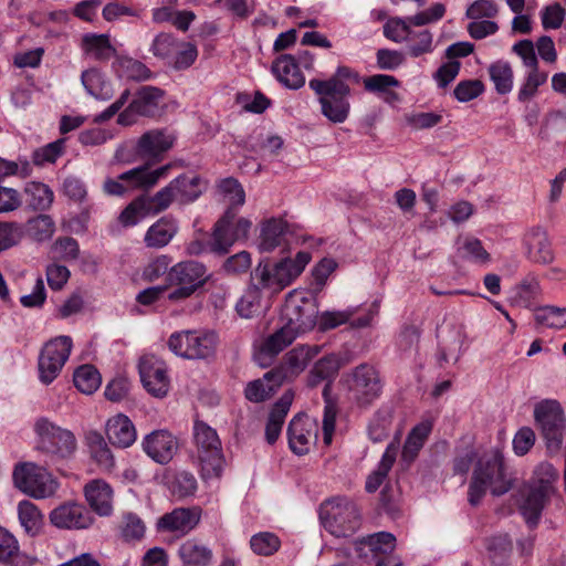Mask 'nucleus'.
Wrapping results in <instances>:
<instances>
[{"label": "nucleus", "instance_id": "nucleus-1", "mask_svg": "<svg viewBox=\"0 0 566 566\" xmlns=\"http://www.w3.org/2000/svg\"><path fill=\"white\" fill-rule=\"evenodd\" d=\"M514 478L509 472L504 457L499 450L484 453L476 462L468 490V501L478 506L488 490L495 496L513 488Z\"/></svg>", "mask_w": 566, "mask_h": 566}, {"label": "nucleus", "instance_id": "nucleus-2", "mask_svg": "<svg viewBox=\"0 0 566 566\" xmlns=\"http://www.w3.org/2000/svg\"><path fill=\"white\" fill-rule=\"evenodd\" d=\"M310 261L311 254L305 251L298 252L294 259L284 258L275 262L264 259L252 270L250 279L270 296H274L291 285Z\"/></svg>", "mask_w": 566, "mask_h": 566}, {"label": "nucleus", "instance_id": "nucleus-3", "mask_svg": "<svg viewBox=\"0 0 566 566\" xmlns=\"http://www.w3.org/2000/svg\"><path fill=\"white\" fill-rule=\"evenodd\" d=\"M193 460L203 481L219 479L226 460L217 431L203 421L193 424Z\"/></svg>", "mask_w": 566, "mask_h": 566}, {"label": "nucleus", "instance_id": "nucleus-4", "mask_svg": "<svg viewBox=\"0 0 566 566\" xmlns=\"http://www.w3.org/2000/svg\"><path fill=\"white\" fill-rule=\"evenodd\" d=\"M319 517L324 527L335 537L352 536L360 525L357 505L347 497H333L321 505Z\"/></svg>", "mask_w": 566, "mask_h": 566}, {"label": "nucleus", "instance_id": "nucleus-5", "mask_svg": "<svg viewBox=\"0 0 566 566\" xmlns=\"http://www.w3.org/2000/svg\"><path fill=\"white\" fill-rule=\"evenodd\" d=\"M33 430L36 436V449L45 454L67 459L77 448L75 434L46 417L36 419Z\"/></svg>", "mask_w": 566, "mask_h": 566}, {"label": "nucleus", "instance_id": "nucleus-6", "mask_svg": "<svg viewBox=\"0 0 566 566\" xmlns=\"http://www.w3.org/2000/svg\"><path fill=\"white\" fill-rule=\"evenodd\" d=\"M168 286L172 290L167 298L179 302L190 297L208 280L207 269L196 261H185L172 265L166 277Z\"/></svg>", "mask_w": 566, "mask_h": 566}, {"label": "nucleus", "instance_id": "nucleus-7", "mask_svg": "<svg viewBox=\"0 0 566 566\" xmlns=\"http://www.w3.org/2000/svg\"><path fill=\"white\" fill-rule=\"evenodd\" d=\"M218 335L213 331H181L168 339L169 349L187 359H207L214 355Z\"/></svg>", "mask_w": 566, "mask_h": 566}, {"label": "nucleus", "instance_id": "nucleus-8", "mask_svg": "<svg viewBox=\"0 0 566 566\" xmlns=\"http://www.w3.org/2000/svg\"><path fill=\"white\" fill-rule=\"evenodd\" d=\"M310 87L319 95L322 113L333 123H344L349 114L347 96L350 88L347 84H340L334 80H311Z\"/></svg>", "mask_w": 566, "mask_h": 566}, {"label": "nucleus", "instance_id": "nucleus-9", "mask_svg": "<svg viewBox=\"0 0 566 566\" xmlns=\"http://www.w3.org/2000/svg\"><path fill=\"white\" fill-rule=\"evenodd\" d=\"M318 318V304L314 296L302 290L291 291L285 298L282 319L298 333L314 328Z\"/></svg>", "mask_w": 566, "mask_h": 566}, {"label": "nucleus", "instance_id": "nucleus-10", "mask_svg": "<svg viewBox=\"0 0 566 566\" xmlns=\"http://www.w3.org/2000/svg\"><path fill=\"white\" fill-rule=\"evenodd\" d=\"M14 485L34 499H46L56 492L57 481L43 467L32 462L22 463L13 471Z\"/></svg>", "mask_w": 566, "mask_h": 566}, {"label": "nucleus", "instance_id": "nucleus-11", "mask_svg": "<svg viewBox=\"0 0 566 566\" xmlns=\"http://www.w3.org/2000/svg\"><path fill=\"white\" fill-rule=\"evenodd\" d=\"M206 181L198 175L184 174L172 179L155 193L154 201L159 210H167L174 201L181 205L191 203L206 190Z\"/></svg>", "mask_w": 566, "mask_h": 566}, {"label": "nucleus", "instance_id": "nucleus-12", "mask_svg": "<svg viewBox=\"0 0 566 566\" xmlns=\"http://www.w3.org/2000/svg\"><path fill=\"white\" fill-rule=\"evenodd\" d=\"M535 423L546 441L549 451H558L564 438L566 418L560 403L554 399H544L534 407Z\"/></svg>", "mask_w": 566, "mask_h": 566}, {"label": "nucleus", "instance_id": "nucleus-13", "mask_svg": "<svg viewBox=\"0 0 566 566\" xmlns=\"http://www.w3.org/2000/svg\"><path fill=\"white\" fill-rule=\"evenodd\" d=\"M348 390L352 398L363 407L379 398L382 384L378 371L368 364H360L348 375Z\"/></svg>", "mask_w": 566, "mask_h": 566}, {"label": "nucleus", "instance_id": "nucleus-14", "mask_svg": "<svg viewBox=\"0 0 566 566\" xmlns=\"http://www.w3.org/2000/svg\"><path fill=\"white\" fill-rule=\"evenodd\" d=\"M72 349L69 336H59L49 340L39 357V377L43 384H51L61 373Z\"/></svg>", "mask_w": 566, "mask_h": 566}, {"label": "nucleus", "instance_id": "nucleus-15", "mask_svg": "<svg viewBox=\"0 0 566 566\" xmlns=\"http://www.w3.org/2000/svg\"><path fill=\"white\" fill-rule=\"evenodd\" d=\"M319 352L318 345H298L285 354L281 365L268 371L266 378L274 377L276 385L290 381L303 373Z\"/></svg>", "mask_w": 566, "mask_h": 566}, {"label": "nucleus", "instance_id": "nucleus-16", "mask_svg": "<svg viewBox=\"0 0 566 566\" xmlns=\"http://www.w3.org/2000/svg\"><path fill=\"white\" fill-rule=\"evenodd\" d=\"M446 12V8L442 3H436L428 10L419 12L408 18H394L386 22L384 25V34L386 38L395 41L402 42L406 40H412L411 25H424L428 23L440 20Z\"/></svg>", "mask_w": 566, "mask_h": 566}, {"label": "nucleus", "instance_id": "nucleus-17", "mask_svg": "<svg viewBox=\"0 0 566 566\" xmlns=\"http://www.w3.org/2000/svg\"><path fill=\"white\" fill-rule=\"evenodd\" d=\"M138 367L145 389L154 397H165L170 387L166 364L154 355H145L140 358Z\"/></svg>", "mask_w": 566, "mask_h": 566}, {"label": "nucleus", "instance_id": "nucleus-18", "mask_svg": "<svg viewBox=\"0 0 566 566\" xmlns=\"http://www.w3.org/2000/svg\"><path fill=\"white\" fill-rule=\"evenodd\" d=\"M176 142V135L168 129H151L137 140L136 154L151 164L159 163Z\"/></svg>", "mask_w": 566, "mask_h": 566}, {"label": "nucleus", "instance_id": "nucleus-19", "mask_svg": "<svg viewBox=\"0 0 566 566\" xmlns=\"http://www.w3.org/2000/svg\"><path fill=\"white\" fill-rule=\"evenodd\" d=\"M287 436L291 450L298 455L306 454L317 439V423L308 416L296 415L290 421Z\"/></svg>", "mask_w": 566, "mask_h": 566}, {"label": "nucleus", "instance_id": "nucleus-20", "mask_svg": "<svg viewBox=\"0 0 566 566\" xmlns=\"http://www.w3.org/2000/svg\"><path fill=\"white\" fill-rule=\"evenodd\" d=\"M50 522L57 528H87L93 523V517L85 506L75 502H66L50 513Z\"/></svg>", "mask_w": 566, "mask_h": 566}, {"label": "nucleus", "instance_id": "nucleus-21", "mask_svg": "<svg viewBox=\"0 0 566 566\" xmlns=\"http://www.w3.org/2000/svg\"><path fill=\"white\" fill-rule=\"evenodd\" d=\"M146 454L159 464H167L178 450V440L167 430H155L143 440Z\"/></svg>", "mask_w": 566, "mask_h": 566}, {"label": "nucleus", "instance_id": "nucleus-22", "mask_svg": "<svg viewBox=\"0 0 566 566\" xmlns=\"http://www.w3.org/2000/svg\"><path fill=\"white\" fill-rule=\"evenodd\" d=\"M551 494L526 483L520 490L518 507L531 526H535L541 517L542 511L548 503Z\"/></svg>", "mask_w": 566, "mask_h": 566}, {"label": "nucleus", "instance_id": "nucleus-23", "mask_svg": "<svg viewBox=\"0 0 566 566\" xmlns=\"http://www.w3.org/2000/svg\"><path fill=\"white\" fill-rule=\"evenodd\" d=\"M201 511L198 507H178L164 514L157 523L159 531L178 532L182 535L192 531L200 521Z\"/></svg>", "mask_w": 566, "mask_h": 566}, {"label": "nucleus", "instance_id": "nucleus-24", "mask_svg": "<svg viewBox=\"0 0 566 566\" xmlns=\"http://www.w3.org/2000/svg\"><path fill=\"white\" fill-rule=\"evenodd\" d=\"M524 244L530 260L548 264L554 260L552 243L546 229L543 227H533L524 235Z\"/></svg>", "mask_w": 566, "mask_h": 566}, {"label": "nucleus", "instance_id": "nucleus-25", "mask_svg": "<svg viewBox=\"0 0 566 566\" xmlns=\"http://www.w3.org/2000/svg\"><path fill=\"white\" fill-rule=\"evenodd\" d=\"M238 211L233 208H228L223 216L216 222L211 239L208 242V249L218 254L228 253L232 244L238 241L234 237L233 221Z\"/></svg>", "mask_w": 566, "mask_h": 566}, {"label": "nucleus", "instance_id": "nucleus-26", "mask_svg": "<svg viewBox=\"0 0 566 566\" xmlns=\"http://www.w3.org/2000/svg\"><path fill=\"white\" fill-rule=\"evenodd\" d=\"M171 166V164H167L154 170H149L147 165L139 166L120 174L119 179L125 181L128 191L135 189L148 190L153 188L159 179L167 176Z\"/></svg>", "mask_w": 566, "mask_h": 566}, {"label": "nucleus", "instance_id": "nucleus-27", "mask_svg": "<svg viewBox=\"0 0 566 566\" xmlns=\"http://www.w3.org/2000/svg\"><path fill=\"white\" fill-rule=\"evenodd\" d=\"M84 495L90 507L99 516H109L113 513L112 486L104 480H92L84 486Z\"/></svg>", "mask_w": 566, "mask_h": 566}, {"label": "nucleus", "instance_id": "nucleus-28", "mask_svg": "<svg viewBox=\"0 0 566 566\" xmlns=\"http://www.w3.org/2000/svg\"><path fill=\"white\" fill-rule=\"evenodd\" d=\"M106 436L108 441L117 448H128L136 440V429L132 420L118 413L108 419L106 423Z\"/></svg>", "mask_w": 566, "mask_h": 566}, {"label": "nucleus", "instance_id": "nucleus-29", "mask_svg": "<svg viewBox=\"0 0 566 566\" xmlns=\"http://www.w3.org/2000/svg\"><path fill=\"white\" fill-rule=\"evenodd\" d=\"M272 72L284 86L291 90H297L305 83V77L298 69L294 56L283 54L272 64Z\"/></svg>", "mask_w": 566, "mask_h": 566}, {"label": "nucleus", "instance_id": "nucleus-30", "mask_svg": "<svg viewBox=\"0 0 566 566\" xmlns=\"http://www.w3.org/2000/svg\"><path fill=\"white\" fill-rule=\"evenodd\" d=\"M80 46L85 57L99 62L108 61L116 53L108 34L86 33Z\"/></svg>", "mask_w": 566, "mask_h": 566}, {"label": "nucleus", "instance_id": "nucleus-31", "mask_svg": "<svg viewBox=\"0 0 566 566\" xmlns=\"http://www.w3.org/2000/svg\"><path fill=\"white\" fill-rule=\"evenodd\" d=\"M293 398L292 391H285L273 406L265 427V438L269 443L272 444L277 440Z\"/></svg>", "mask_w": 566, "mask_h": 566}, {"label": "nucleus", "instance_id": "nucleus-32", "mask_svg": "<svg viewBox=\"0 0 566 566\" xmlns=\"http://www.w3.org/2000/svg\"><path fill=\"white\" fill-rule=\"evenodd\" d=\"M154 199L155 195L151 197H138L122 211L119 221L126 227L135 226L140 219L148 214L163 212L164 210H159Z\"/></svg>", "mask_w": 566, "mask_h": 566}, {"label": "nucleus", "instance_id": "nucleus-33", "mask_svg": "<svg viewBox=\"0 0 566 566\" xmlns=\"http://www.w3.org/2000/svg\"><path fill=\"white\" fill-rule=\"evenodd\" d=\"M177 230L178 227L174 219L160 218L147 230L144 242L148 248H163L171 241Z\"/></svg>", "mask_w": 566, "mask_h": 566}, {"label": "nucleus", "instance_id": "nucleus-34", "mask_svg": "<svg viewBox=\"0 0 566 566\" xmlns=\"http://www.w3.org/2000/svg\"><path fill=\"white\" fill-rule=\"evenodd\" d=\"M85 443L91 457L104 470H112L115 465L113 453L102 433L91 430L85 434Z\"/></svg>", "mask_w": 566, "mask_h": 566}, {"label": "nucleus", "instance_id": "nucleus-35", "mask_svg": "<svg viewBox=\"0 0 566 566\" xmlns=\"http://www.w3.org/2000/svg\"><path fill=\"white\" fill-rule=\"evenodd\" d=\"M163 96L164 92L160 88L143 86L137 91L136 96L130 102L132 108L140 116H154L159 108Z\"/></svg>", "mask_w": 566, "mask_h": 566}, {"label": "nucleus", "instance_id": "nucleus-36", "mask_svg": "<svg viewBox=\"0 0 566 566\" xmlns=\"http://www.w3.org/2000/svg\"><path fill=\"white\" fill-rule=\"evenodd\" d=\"M81 82L86 92L101 101H108L114 94L113 86L97 69H90L82 73Z\"/></svg>", "mask_w": 566, "mask_h": 566}, {"label": "nucleus", "instance_id": "nucleus-37", "mask_svg": "<svg viewBox=\"0 0 566 566\" xmlns=\"http://www.w3.org/2000/svg\"><path fill=\"white\" fill-rule=\"evenodd\" d=\"M178 555L184 566H209L212 560V552L196 539H188L178 549Z\"/></svg>", "mask_w": 566, "mask_h": 566}, {"label": "nucleus", "instance_id": "nucleus-38", "mask_svg": "<svg viewBox=\"0 0 566 566\" xmlns=\"http://www.w3.org/2000/svg\"><path fill=\"white\" fill-rule=\"evenodd\" d=\"M263 292V290L250 281L248 289L235 304L238 315L245 319L253 318L259 315L262 310Z\"/></svg>", "mask_w": 566, "mask_h": 566}, {"label": "nucleus", "instance_id": "nucleus-39", "mask_svg": "<svg viewBox=\"0 0 566 566\" xmlns=\"http://www.w3.org/2000/svg\"><path fill=\"white\" fill-rule=\"evenodd\" d=\"M398 444L391 442L387 446L378 468L369 474L366 481V491L373 493L378 490L396 461Z\"/></svg>", "mask_w": 566, "mask_h": 566}, {"label": "nucleus", "instance_id": "nucleus-40", "mask_svg": "<svg viewBox=\"0 0 566 566\" xmlns=\"http://www.w3.org/2000/svg\"><path fill=\"white\" fill-rule=\"evenodd\" d=\"M290 324L284 322L283 326L271 334L262 344L261 350L266 355H277L300 335Z\"/></svg>", "mask_w": 566, "mask_h": 566}, {"label": "nucleus", "instance_id": "nucleus-41", "mask_svg": "<svg viewBox=\"0 0 566 566\" xmlns=\"http://www.w3.org/2000/svg\"><path fill=\"white\" fill-rule=\"evenodd\" d=\"M430 432L431 423L427 421L417 424L409 432L401 453L405 462L411 463L417 458Z\"/></svg>", "mask_w": 566, "mask_h": 566}, {"label": "nucleus", "instance_id": "nucleus-42", "mask_svg": "<svg viewBox=\"0 0 566 566\" xmlns=\"http://www.w3.org/2000/svg\"><path fill=\"white\" fill-rule=\"evenodd\" d=\"M24 193L29 207L36 211L48 210L54 200L52 189L42 182H28L24 188Z\"/></svg>", "mask_w": 566, "mask_h": 566}, {"label": "nucleus", "instance_id": "nucleus-43", "mask_svg": "<svg viewBox=\"0 0 566 566\" xmlns=\"http://www.w3.org/2000/svg\"><path fill=\"white\" fill-rule=\"evenodd\" d=\"M18 515L21 526L30 536H36L43 526V516L36 505L30 501H21L18 505Z\"/></svg>", "mask_w": 566, "mask_h": 566}, {"label": "nucleus", "instance_id": "nucleus-44", "mask_svg": "<svg viewBox=\"0 0 566 566\" xmlns=\"http://www.w3.org/2000/svg\"><path fill=\"white\" fill-rule=\"evenodd\" d=\"M489 75L494 84L495 91L501 94H507L513 88V70L505 61H496L489 69Z\"/></svg>", "mask_w": 566, "mask_h": 566}, {"label": "nucleus", "instance_id": "nucleus-45", "mask_svg": "<svg viewBox=\"0 0 566 566\" xmlns=\"http://www.w3.org/2000/svg\"><path fill=\"white\" fill-rule=\"evenodd\" d=\"M286 230V222L282 219H271L262 227L260 247L270 252L281 244V238Z\"/></svg>", "mask_w": 566, "mask_h": 566}, {"label": "nucleus", "instance_id": "nucleus-46", "mask_svg": "<svg viewBox=\"0 0 566 566\" xmlns=\"http://www.w3.org/2000/svg\"><path fill=\"white\" fill-rule=\"evenodd\" d=\"M268 373L263 378L250 381L245 388V398L253 402H261L270 398L273 392L281 386L276 385V379L266 378Z\"/></svg>", "mask_w": 566, "mask_h": 566}, {"label": "nucleus", "instance_id": "nucleus-47", "mask_svg": "<svg viewBox=\"0 0 566 566\" xmlns=\"http://www.w3.org/2000/svg\"><path fill=\"white\" fill-rule=\"evenodd\" d=\"M557 478L558 473L553 464L543 462L535 468L532 480L528 483L553 495Z\"/></svg>", "mask_w": 566, "mask_h": 566}, {"label": "nucleus", "instance_id": "nucleus-48", "mask_svg": "<svg viewBox=\"0 0 566 566\" xmlns=\"http://www.w3.org/2000/svg\"><path fill=\"white\" fill-rule=\"evenodd\" d=\"M338 369V359L333 355L325 356L313 366L308 376V384L313 387L317 386L321 381L333 378Z\"/></svg>", "mask_w": 566, "mask_h": 566}, {"label": "nucleus", "instance_id": "nucleus-49", "mask_svg": "<svg viewBox=\"0 0 566 566\" xmlns=\"http://www.w3.org/2000/svg\"><path fill=\"white\" fill-rule=\"evenodd\" d=\"M146 532L144 521L135 513H124L119 523V533L125 542L140 541Z\"/></svg>", "mask_w": 566, "mask_h": 566}, {"label": "nucleus", "instance_id": "nucleus-50", "mask_svg": "<svg viewBox=\"0 0 566 566\" xmlns=\"http://www.w3.org/2000/svg\"><path fill=\"white\" fill-rule=\"evenodd\" d=\"M218 190L229 205L228 208H233L237 211V208L245 202V192L241 184L234 178L222 179L218 185Z\"/></svg>", "mask_w": 566, "mask_h": 566}, {"label": "nucleus", "instance_id": "nucleus-51", "mask_svg": "<svg viewBox=\"0 0 566 566\" xmlns=\"http://www.w3.org/2000/svg\"><path fill=\"white\" fill-rule=\"evenodd\" d=\"M75 387L83 394H93L101 384L98 371L91 365L78 367L73 376Z\"/></svg>", "mask_w": 566, "mask_h": 566}, {"label": "nucleus", "instance_id": "nucleus-52", "mask_svg": "<svg viewBox=\"0 0 566 566\" xmlns=\"http://www.w3.org/2000/svg\"><path fill=\"white\" fill-rule=\"evenodd\" d=\"M116 71L119 76L134 81H146L151 77L150 70L140 61L132 57L118 59Z\"/></svg>", "mask_w": 566, "mask_h": 566}, {"label": "nucleus", "instance_id": "nucleus-53", "mask_svg": "<svg viewBox=\"0 0 566 566\" xmlns=\"http://www.w3.org/2000/svg\"><path fill=\"white\" fill-rule=\"evenodd\" d=\"M20 552L17 539L0 527V562L8 566H20Z\"/></svg>", "mask_w": 566, "mask_h": 566}, {"label": "nucleus", "instance_id": "nucleus-54", "mask_svg": "<svg viewBox=\"0 0 566 566\" xmlns=\"http://www.w3.org/2000/svg\"><path fill=\"white\" fill-rule=\"evenodd\" d=\"M24 237V228L14 221H0V253L17 247Z\"/></svg>", "mask_w": 566, "mask_h": 566}, {"label": "nucleus", "instance_id": "nucleus-55", "mask_svg": "<svg viewBox=\"0 0 566 566\" xmlns=\"http://www.w3.org/2000/svg\"><path fill=\"white\" fill-rule=\"evenodd\" d=\"M27 231L36 241L51 239L55 231V223L48 214H39L28 221Z\"/></svg>", "mask_w": 566, "mask_h": 566}, {"label": "nucleus", "instance_id": "nucleus-56", "mask_svg": "<svg viewBox=\"0 0 566 566\" xmlns=\"http://www.w3.org/2000/svg\"><path fill=\"white\" fill-rule=\"evenodd\" d=\"M547 76V73L539 71L538 67L530 69L518 91V101L524 103L533 98L537 93V88L546 82Z\"/></svg>", "mask_w": 566, "mask_h": 566}, {"label": "nucleus", "instance_id": "nucleus-57", "mask_svg": "<svg viewBox=\"0 0 566 566\" xmlns=\"http://www.w3.org/2000/svg\"><path fill=\"white\" fill-rule=\"evenodd\" d=\"M458 244V253L463 259L479 263H486L490 259V254L482 247L481 241L475 238L459 240Z\"/></svg>", "mask_w": 566, "mask_h": 566}, {"label": "nucleus", "instance_id": "nucleus-58", "mask_svg": "<svg viewBox=\"0 0 566 566\" xmlns=\"http://www.w3.org/2000/svg\"><path fill=\"white\" fill-rule=\"evenodd\" d=\"M535 319L538 324L552 327H566V308L556 306L539 307L535 312Z\"/></svg>", "mask_w": 566, "mask_h": 566}, {"label": "nucleus", "instance_id": "nucleus-59", "mask_svg": "<svg viewBox=\"0 0 566 566\" xmlns=\"http://www.w3.org/2000/svg\"><path fill=\"white\" fill-rule=\"evenodd\" d=\"M391 424V413L389 410H379L375 413L368 426V436L374 442L384 441L388 434Z\"/></svg>", "mask_w": 566, "mask_h": 566}, {"label": "nucleus", "instance_id": "nucleus-60", "mask_svg": "<svg viewBox=\"0 0 566 566\" xmlns=\"http://www.w3.org/2000/svg\"><path fill=\"white\" fill-rule=\"evenodd\" d=\"M356 311L357 310L354 307L344 311H325L317 318L318 327L321 331L336 328L343 324L350 322Z\"/></svg>", "mask_w": 566, "mask_h": 566}, {"label": "nucleus", "instance_id": "nucleus-61", "mask_svg": "<svg viewBox=\"0 0 566 566\" xmlns=\"http://www.w3.org/2000/svg\"><path fill=\"white\" fill-rule=\"evenodd\" d=\"M369 552L374 557L391 554L396 547V537L391 533L380 532L368 536Z\"/></svg>", "mask_w": 566, "mask_h": 566}, {"label": "nucleus", "instance_id": "nucleus-62", "mask_svg": "<svg viewBox=\"0 0 566 566\" xmlns=\"http://www.w3.org/2000/svg\"><path fill=\"white\" fill-rule=\"evenodd\" d=\"M250 545L255 554L269 556L279 549L280 539L273 533L262 532L251 537Z\"/></svg>", "mask_w": 566, "mask_h": 566}, {"label": "nucleus", "instance_id": "nucleus-63", "mask_svg": "<svg viewBox=\"0 0 566 566\" xmlns=\"http://www.w3.org/2000/svg\"><path fill=\"white\" fill-rule=\"evenodd\" d=\"M179 41L169 33L158 34L151 44L150 51L153 54L160 59H171L178 50Z\"/></svg>", "mask_w": 566, "mask_h": 566}, {"label": "nucleus", "instance_id": "nucleus-64", "mask_svg": "<svg viewBox=\"0 0 566 566\" xmlns=\"http://www.w3.org/2000/svg\"><path fill=\"white\" fill-rule=\"evenodd\" d=\"M178 50H176L172 59V65L176 70H185L191 66L197 56L198 50L195 44L190 42H180L178 43Z\"/></svg>", "mask_w": 566, "mask_h": 566}]
</instances>
